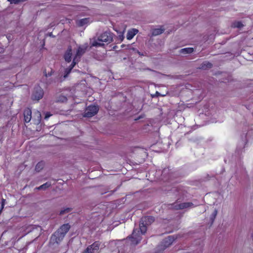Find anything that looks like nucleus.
Segmentation results:
<instances>
[{"mask_svg": "<svg viewBox=\"0 0 253 253\" xmlns=\"http://www.w3.org/2000/svg\"><path fill=\"white\" fill-rule=\"evenodd\" d=\"M71 226L69 223L64 224L55 231L50 237V241L53 243L59 244L69 231Z\"/></svg>", "mask_w": 253, "mask_h": 253, "instance_id": "f257e3e1", "label": "nucleus"}, {"mask_svg": "<svg viewBox=\"0 0 253 253\" xmlns=\"http://www.w3.org/2000/svg\"><path fill=\"white\" fill-rule=\"evenodd\" d=\"M113 36L114 34L110 31L104 32L98 37L97 40L91 42V46H103V42L109 43L113 41Z\"/></svg>", "mask_w": 253, "mask_h": 253, "instance_id": "f03ea898", "label": "nucleus"}, {"mask_svg": "<svg viewBox=\"0 0 253 253\" xmlns=\"http://www.w3.org/2000/svg\"><path fill=\"white\" fill-rule=\"evenodd\" d=\"M43 94L44 92L42 88L39 85H37L34 87L32 98L34 100L39 101L42 98Z\"/></svg>", "mask_w": 253, "mask_h": 253, "instance_id": "7ed1b4c3", "label": "nucleus"}, {"mask_svg": "<svg viewBox=\"0 0 253 253\" xmlns=\"http://www.w3.org/2000/svg\"><path fill=\"white\" fill-rule=\"evenodd\" d=\"M98 110L99 108L98 106L95 105H89L86 109L84 117L87 118L92 117L97 113Z\"/></svg>", "mask_w": 253, "mask_h": 253, "instance_id": "20e7f679", "label": "nucleus"}, {"mask_svg": "<svg viewBox=\"0 0 253 253\" xmlns=\"http://www.w3.org/2000/svg\"><path fill=\"white\" fill-rule=\"evenodd\" d=\"M88 46L87 44L80 45L76 52L74 58H76L77 59H78L79 61L81 59V57L82 55L84 54L87 49Z\"/></svg>", "mask_w": 253, "mask_h": 253, "instance_id": "39448f33", "label": "nucleus"}, {"mask_svg": "<svg viewBox=\"0 0 253 253\" xmlns=\"http://www.w3.org/2000/svg\"><path fill=\"white\" fill-rule=\"evenodd\" d=\"M175 239L174 237L172 236H169L167 238L164 239L160 245L161 247H163L162 248V250H164L166 248L171 245Z\"/></svg>", "mask_w": 253, "mask_h": 253, "instance_id": "423d86ee", "label": "nucleus"}, {"mask_svg": "<svg viewBox=\"0 0 253 253\" xmlns=\"http://www.w3.org/2000/svg\"><path fill=\"white\" fill-rule=\"evenodd\" d=\"M193 205V204L191 202H186V203H182L181 204H176L173 205V208L175 210H183L186 208H188L189 207H191Z\"/></svg>", "mask_w": 253, "mask_h": 253, "instance_id": "0eeeda50", "label": "nucleus"}, {"mask_svg": "<svg viewBox=\"0 0 253 253\" xmlns=\"http://www.w3.org/2000/svg\"><path fill=\"white\" fill-rule=\"evenodd\" d=\"M72 54V48L71 46L70 45L68 47L67 50L64 54V59L66 62L69 63L71 61Z\"/></svg>", "mask_w": 253, "mask_h": 253, "instance_id": "6e6552de", "label": "nucleus"}, {"mask_svg": "<svg viewBox=\"0 0 253 253\" xmlns=\"http://www.w3.org/2000/svg\"><path fill=\"white\" fill-rule=\"evenodd\" d=\"M24 122L26 123H28L30 122L32 119V111L29 108H26L23 113Z\"/></svg>", "mask_w": 253, "mask_h": 253, "instance_id": "1a4fd4ad", "label": "nucleus"}, {"mask_svg": "<svg viewBox=\"0 0 253 253\" xmlns=\"http://www.w3.org/2000/svg\"><path fill=\"white\" fill-rule=\"evenodd\" d=\"M141 221L142 224H145L147 225H150L155 221V217L153 216H145L141 218Z\"/></svg>", "mask_w": 253, "mask_h": 253, "instance_id": "9d476101", "label": "nucleus"}, {"mask_svg": "<svg viewBox=\"0 0 253 253\" xmlns=\"http://www.w3.org/2000/svg\"><path fill=\"white\" fill-rule=\"evenodd\" d=\"M129 238L130 239L131 244L136 245L140 242L141 238L139 235H135L134 233H132L131 237Z\"/></svg>", "mask_w": 253, "mask_h": 253, "instance_id": "9b49d317", "label": "nucleus"}, {"mask_svg": "<svg viewBox=\"0 0 253 253\" xmlns=\"http://www.w3.org/2000/svg\"><path fill=\"white\" fill-rule=\"evenodd\" d=\"M101 243L99 241H95L91 245L88 246V248L93 252L98 251L99 249Z\"/></svg>", "mask_w": 253, "mask_h": 253, "instance_id": "f8f14e48", "label": "nucleus"}, {"mask_svg": "<svg viewBox=\"0 0 253 253\" xmlns=\"http://www.w3.org/2000/svg\"><path fill=\"white\" fill-rule=\"evenodd\" d=\"M138 32V30L136 29H132L129 30L126 35L127 39L129 40L132 39Z\"/></svg>", "mask_w": 253, "mask_h": 253, "instance_id": "ddd939ff", "label": "nucleus"}, {"mask_svg": "<svg viewBox=\"0 0 253 253\" xmlns=\"http://www.w3.org/2000/svg\"><path fill=\"white\" fill-rule=\"evenodd\" d=\"M194 51V48L192 47L184 48L180 50V53L183 54L191 53Z\"/></svg>", "mask_w": 253, "mask_h": 253, "instance_id": "4468645a", "label": "nucleus"}, {"mask_svg": "<svg viewBox=\"0 0 253 253\" xmlns=\"http://www.w3.org/2000/svg\"><path fill=\"white\" fill-rule=\"evenodd\" d=\"M165 31V29L163 28H156L152 30V34L153 36H157L163 33Z\"/></svg>", "mask_w": 253, "mask_h": 253, "instance_id": "2eb2a0df", "label": "nucleus"}, {"mask_svg": "<svg viewBox=\"0 0 253 253\" xmlns=\"http://www.w3.org/2000/svg\"><path fill=\"white\" fill-rule=\"evenodd\" d=\"M212 67V64L208 61L204 62L202 64L201 68L202 69L206 70L207 69L211 68Z\"/></svg>", "mask_w": 253, "mask_h": 253, "instance_id": "dca6fc26", "label": "nucleus"}, {"mask_svg": "<svg viewBox=\"0 0 253 253\" xmlns=\"http://www.w3.org/2000/svg\"><path fill=\"white\" fill-rule=\"evenodd\" d=\"M44 163L43 161H41V162H39L36 165V167H35V170L39 172L42 169H43V168H44Z\"/></svg>", "mask_w": 253, "mask_h": 253, "instance_id": "f3484780", "label": "nucleus"}, {"mask_svg": "<svg viewBox=\"0 0 253 253\" xmlns=\"http://www.w3.org/2000/svg\"><path fill=\"white\" fill-rule=\"evenodd\" d=\"M51 184L50 182H47L43 184L42 185H41L40 186L36 187V189L38 190H40L42 189L45 190V189H47V188L51 186Z\"/></svg>", "mask_w": 253, "mask_h": 253, "instance_id": "a211bd4d", "label": "nucleus"}, {"mask_svg": "<svg viewBox=\"0 0 253 253\" xmlns=\"http://www.w3.org/2000/svg\"><path fill=\"white\" fill-rule=\"evenodd\" d=\"M148 225L145 224H142V222H140V230L142 234H144L147 231V226Z\"/></svg>", "mask_w": 253, "mask_h": 253, "instance_id": "6ab92c4d", "label": "nucleus"}, {"mask_svg": "<svg viewBox=\"0 0 253 253\" xmlns=\"http://www.w3.org/2000/svg\"><path fill=\"white\" fill-rule=\"evenodd\" d=\"M89 22V19L88 18H83V19H82L81 20H80L78 22V25L79 26H84V25L86 24L87 23H88V22Z\"/></svg>", "mask_w": 253, "mask_h": 253, "instance_id": "aec40b11", "label": "nucleus"}, {"mask_svg": "<svg viewBox=\"0 0 253 253\" xmlns=\"http://www.w3.org/2000/svg\"><path fill=\"white\" fill-rule=\"evenodd\" d=\"M244 26V25L240 21H235L233 22L232 24V27L233 28H241Z\"/></svg>", "mask_w": 253, "mask_h": 253, "instance_id": "412c9836", "label": "nucleus"}, {"mask_svg": "<svg viewBox=\"0 0 253 253\" xmlns=\"http://www.w3.org/2000/svg\"><path fill=\"white\" fill-rule=\"evenodd\" d=\"M80 61L78 60V59H77L76 58H73V61L71 63V64L70 65V66L69 67H68V68L69 69H71V70H72L73 68L75 67V66L78 63V62H79Z\"/></svg>", "mask_w": 253, "mask_h": 253, "instance_id": "4be33fe9", "label": "nucleus"}, {"mask_svg": "<svg viewBox=\"0 0 253 253\" xmlns=\"http://www.w3.org/2000/svg\"><path fill=\"white\" fill-rule=\"evenodd\" d=\"M217 210L216 209H215L214 210L213 212H212V213L211 214V217H210V219L211 220V223H213V222L217 215Z\"/></svg>", "mask_w": 253, "mask_h": 253, "instance_id": "5701e85b", "label": "nucleus"}, {"mask_svg": "<svg viewBox=\"0 0 253 253\" xmlns=\"http://www.w3.org/2000/svg\"><path fill=\"white\" fill-rule=\"evenodd\" d=\"M67 101L66 97L63 95H60L58 98L57 99L56 102H64Z\"/></svg>", "mask_w": 253, "mask_h": 253, "instance_id": "b1692460", "label": "nucleus"}, {"mask_svg": "<svg viewBox=\"0 0 253 253\" xmlns=\"http://www.w3.org/2000/svg\"><path fill=\"white\" fill-rule=\"evenodd\" d=\"M71 210H72L71 208H67L64 209V210H61L60 211L59 214H60V215H63L65 213H68V212H70L71 211Z\"/></svg>", "mask_w": 253, "mask_h": 253, "instance_id": "393cba45", "label": "nucleus"}, {"mask_svg": "<svg viewBox=\"0 0 253 253\" xmlns=\"http://www.w3.org/2000/svg\"><path fill=\"white\" fill-rule=\"evenodd\" d=\"M71 69H69L68 68H67L65 69V71H64V78H67L68 75H69V74L71 73Z\"/></svg>", "mask_w": 253, "mask_h": 253, "instance_id": "a878e982", "label": "nucleus"}, {"mask_svg": "<svg viewBox=\"0 0 253 253\" xmlns=\"http://www.w3.org/2000/svg\"><path fill=\"white\" fill-rule=\"evenodd\" d=\"M5 200L4 199H2L1 200V208L0 209V215L1 214V212H2V211L4 208V205H5Z\"/></svg>", "mask_w": 253, "mask_h": 253, "instance_id": "bb28decb", "label": "nucleus"}, {"mask_svg": "<svg viewBox=\"0 0 253 253\" xmlns=\"http://www.w3.org/2000/svg\"><path fill=\"white\" fill-rule=\"evenodd\" d=\"M52 73L53 71L52 69L51 70V71L50 72H48V73H46V70L44 71L43 72L44 76L46 77L51 76Z\"/></svg>", "mask_w": 253, "mask_h": 253, "instance_id": "cd10ccee", "label": "nucleus"}, {"mask_svg": "<svg viewBox=\"0 0 253 253\" xmlns=\"http://www.w3.org/2000/svg\"><path fill=\"white\" fill-rule=\"evenodd\" d=\"M7 1H9L11 3H15L17 4L20 2H21V0H7Z\"/></svg>", "mask_w": 253, "mask_h": 253, "instance_id": "c85d7f7f", "label": "nucleus"}, {"mask_svg": "<svg viewBox=\"0 0 253 253\" xmlns=\"http://www.w3.org/2000/svg\"><path fill=\"white\" fill-rule=\"evenodd\" d=\"M83 253H93V252H92L87 247Z\"/></svg>", "mask_w": 253, "mask_h": 253, "instance_id": "c756f323", "label": "nucleus"}, {"mask_svg": "<svg viewBox=\"0 0 253 253\" xmlns=\"http://www.w3.org/2000/svg\"><path fill=\"white\" fill-rule=\"evenodd\" d=\"M160 96H161V94L158 91H156L155 94L153 95V97H155V96L158 97Z\"/></svg>", "mask_w": 253, "mask_h": 253, "instance_id": "7c9ffc66", "label": "nucleus"}, {"mask_svg": "<svg viewBox=\"0 0 253 253\" xmlns=\"http://www.w3.org/2000/svg\"><path fill=\"white\" fill-rule=\"evenodd\" d=\"M3 48L0 47V53L3 52Z\"/></svg>", "mask_w": 253, "mask_h": 253, "instance_id": "2f4dec72", "label": "nucleus"}, {"mask_svg": "<svg viewBox=\"0 0 253 253\" xmlns=\"http://www.w3.org/2000/svg\"><path fill=\"white\" fill-rule=\"evenodd\" d=\"M50 116V114H46V115H45V118H48L49 116Z\"/></svg>", "mask_w": 253, "mask_h": 253, "instance_id": "473e14b6", "label": "nucleus"}, {"mask_svg": "<svg viewBox=\"0 0 253 253\" xmlns=\"http://www.w3.org/2000/svg\"><path fill=\"white\" fill-rule=\"evenodd\" d=\"M38 113L39 116L40 117L41 116V114H40V112H38Z\"/></svg>", "mask_w": 253, "mask_h": 253, "instance_id": "72a5a7b5", "label": "nucleus"}, {"mask_svg": "<svg viewBox=\"0 0 253 253\" xmlns=\"http://www.w3.org/2000/svg\"><path fill=\"white\" fill-rule=\"evenodd\" d=\"M252 238L253 240V234H252Z\"/></svg>", "mask_w": 253, "mask_h": 253, "instance_id": "f704fd0d", "label": "nucleus"}]
</instances>
